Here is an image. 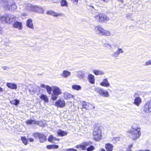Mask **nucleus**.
I'll list each match as a JSON object with an SVG mask.
<instances>
[{"label": "nucleus", "mask_w": 151, "mask_h": 151, "mask_svg": "<svg viewBox=\"0 0 151 151\" xmlns=\"http://www.w3.org/2000/svg\"><path fill=\"white\" fill-rule=\"evenodd\" d=\"M144 151H150L149 150H144Z\"/></svg>", "instance_id": "obj_54"}, {"label": "nucleus", "mask_w": 151, "mask_h": 151, "mask_svg": "<svg viewBox=\"0 0 151 151\" xmlns=\"http://www.w3.org/2000/svg\"><path fill=\"white\" fill-rule=\"evenodd\" d=\"M34 137L36 138H38L39 139L40 142H45L46 139V137L42 134L39 133H34L33 134Z\"/></svg>", "instance_id": "obj_6"}, {"label": "nucleus", "mask_w": 151, "mask_h": 151, "mask_svg": "<svg viewBox=\"0 0 151 151\" xmlns=\"http://www.w3.org/2000/svg\"><path fill=\"white\" fill-rule=\"evenodd\" d=\"M47 14L52 15L54 17L60 16L61 14L60 13L55 12L52 11H49L47 12Z\"/></svg>", "instance_id": "obj_23"}, {"label": "nucleus", "mask_w": 151, "mask_h": 151, "mask_svg": "<svg viewBox=\"0 0 151 151\" xmlns=\"http://www.w3.org/2000/svg\"><path fill=\"white\" fill-rule=\"evenodd\" d=\"M64 97L65 99H70L71 98H74V96L67 92H65L64 94Z\"/></svg>", "instance_id": "obj_22"}, {"label": "nucleus", "mask_w": 151, "mask_h": 151, "mask_svg": "<svg viewBox=\"0 0 151 151\" xmlns=\"http://www.w3.org/2000/svg\"><path fill=\"white\" fill-rule=\"evenodd\" d=\"M94 149V147L93 146H91L87 149V151H92Z\"/></svg>", "instance_id": "obj_40"}, {"label": "nucleus", "mask_w": 151, "mask_h": 151, "mask_svg": "<svg viewBox=\"0 0 151 151\" xmlns=\"http://www.w3.org/2000/svg\"><path fill=\"white\" fill-rule=\"evenodd\" d=\"M40 99L44 100L45 102H47L48 101V98L47 96L44 94H42L40 96Z\"/></svg>", "instance_id": "obj_32"}, {"label": "nucleus", "mask_w": 151, "mask_h": 151, "mask_svg": "<svg viewBox=\"0 0 151 151\" xmlns=\"http://www.w3.org/2000/svg\"><path fill=\"white\" fill-rule=\"evenodd\" d=\"M58 147V145H52V149H57Z\"/></svg>", "instance_id": "obj_44"}, {"label": "nucleus", "mask_w": 151, "mask_h": 151, "mask_svg": "<svg viewBox=\"0 0 151 151\" xmlns=\"http://www.w3.org/2000/svg\"><path fill=\"white\" fill-rule=\"evenodd\" d=\"M104 45H105V46L106 47L109 49L112 48V47L109 44L107 43L105 44H104Z\"/></svg>", "instance_id": "obj_42"}, {"label": "nucleus", "mask_w": 151, "mask_h": 151, "mask_svg": "<svg viewBox=\"0 0 151 151\" xmlns=\"http://www.w3.org/2000/svg\"><path fill=\"white\" fill-rule=\"evenodd\" d=\"M113 145L110 144H107L105 145V148L107 151H112Z\"/></svg>", "instance_id": "obj_27"}, {"label": "nucleus", "mask_w": 151, "mask_h": 151, "mask_svg": "<svg viewBox=\"0 0 151 151\" xmlns=\"http://www.w3.org/2000/svg\"><path fill=\"white\" fill-rule=\"evenodd\" d=\"M138 151H144V150H139Z\"/></svg>", "instance_id": "obj_56"}, {"label": "nucleus", "mask_w": 151, "mask_h": 151, "mask_svg": "<svg viewBox=\"0 0 151 151\" xmlns=\"http://www.w3.org/2000/svg\"><path fill=\"white\" fill-rule=\"evenodd\" d=\"M91 144V142H84L80 145L76 146L77 148H80L81 149L83 150H86V147L89 146Z\"/></svg>", "instance_id": "obj_11"}, {"label": "nucleus", "mask_w": 151, "mask_h": 151, "mask_svg": "<svg viewBox=\"0 0 151 151\" xmlns=\"http://www.w3.org/2000/svg\"><path fill=\"white\" fill-rule=\"evenodd\" d=\"M88 79L90 83L94 84L95 83V77L94 75L92 74H89L88 76Z\"/></svg>", "instance_id": "obj_17"}, {"label": "nucleus", "mask_w": 151, "mask_h": 151, "mask_svg": "<svg viewBox=\"0 0 151 151\" xmlns=\"http://www.w3.org/2000/svg\"><path fill=\"white\" fill-rule=\"evenodd\" d=\"M145 65H151V60H149L146 62L145 63Z\"/></svg>", "instance_id": "obj_43"}, {"label": "nucleus", "mask_w": 151, "mask_h": 151, "mask_svg": "<svg viewBox=\"0 0 151 151\" xmlns=\"http://www.w3.org/2000/svg\"><path fill=\"white\" fill-rule=\"evenodd\" d=\"M19 101L17 99H14L12 100L10 102L11 104L15 105V106L18 105L19 104Z\"/></svg>", "instance_id": "obj_34"}, {"label": "nucleus", "mask_w": 151, "mask_h": 151, "mask_svg": "<svg viewBox=\"0 0 151 151\" xmlns=\"http://www.w3.org/2000/svg\"><path fill=\"white\" fill-rule=\"evenodd\" d=\"M28 140H29V141L31 142H33L34 141V139L32 138H28Z\"/></svg>", "instance_id": "obj_49"}, {"label": "nucleus", "mask_w": 151, "mask_h": 151, "mask_svg": "<svg viewBox=\"0 0 151 151\" xmlns=\"http://www.w3.org/2000/svg\"><path fill=\"white\" fill-rule=\"evenodd\" d=\"M55 105L56 106L63 108L65 106V103L63 99H59L55 102Z\"/></svg>", "instance_id": "obj_10"}, {"label": "nucleus", "mask_w": 151, "mask_h": 151, "mask_svg": "<svg viewBox=\"0 0 151 151\" xmlns=\"http://www.w3.org/2000/svg\"><path fill=\"white\" fill-rule=\"evenodd\" d=\"M62 151H68V150H63Z\"/></svg>", "instance_id": "obj_55"}, {"label": "nucleus", "mask_w": 151, "mask_h": 151, "mask_svg": "<svg viewBox=\"0 0 151 151\" xmlns=\"http://www.w3.org/2000/svg\"><path fill=\"white\" fill-rule=\"evenodd\" d=\"M132 145H131L128 147V148L127 150V151H131V148Z\"/></svg>", "instance_id": "obj_46"}, {"label": "nucleus", "mask_w": 151, "mask_h": 151, "mask_svg": "<svg viewBox=\"0 0 151 151\" xmlns=\"http://www.w3.org/2000/svg\"><path fill=\"white\" fill-rule=\"evenodd\" d=\"M94 17L96 21L102 23L107 22L109 19V17L106 15L101 13H96V14Z\"/></svg>", "instance_id": "obj_3"}, {"label": "nucleus", "mask_w": 151, "mask_h": 151, "mask_svg": "<svg viewBox=\"0 0 151 151\" xmlns=\"http://www.w3.org/2000/svg\"><path fill=\"white\" fill-rule=\"evenodd\" d=\"M27 26L31 29H34L32 23V19H29L27 20Z\"/></svg>", "instance_id": "obj_25"}, {"label": "nucleus", "mask_w": 151, "mask_h": 151, "mask_svg": "<svg viewBox=\"0 0 151 151\" xmlns=\"http://www.w3.org/2000/svg\"><path fill=\"white\" fill-rule=\"evenodd\" d=\"M100 85L101 86L106 87H109L110 86L109 83L106 78L104 79L102 82L100 83Z\"/></svg>", "instance_id": "obj_14"}, {"label": "nucleus", "mask_w": 151, "mask_h": 151, "mask_svg": "<svg viewBox=\"0 0 151 151\" xmlns=\"http://www.w3.org/2000/svg\"><path fill=\"white\" fill-rule=\"evenodd\" d=\"M71 73L67 70H64L63 71L62 73L61 74V75L63 78H66L70 76Z\"/></svg>", "instance_id": "obj_19"}, {"label": "nucleus", "mask_w": 151, "mask_h": 151, "mask_svg": "<svg viewBox=\"0 0 151 151\" xmlns=\"http://www.w3.org/2000/svg\"><path fill=\"white\" fill-rule=\"evenodd\" d=\"M142 100L141 98L139 97H137L135 99L134 103L137 106H139Z\"/></svg>", "instance_id": "obj_26"}, {"label": "nucleus", "mask_w": 151, "mask_h": 151, "mask_svg": "<svg viewBox=\"0 0 151 151\" xmlns=\"http://www.w3.org/2000/svg\"><path fill=\"white\" fill-rule=\"evenodd\" d=\"M26 123L28 125L36 124L42 126H45L47 125L46 121H37L34 120H28L26 121Z\"/></svg>", "instance_id": "obj_5"}, {"label": "nucleus", "mask_w": 151, "mask_h": 151, "mask_svg": "<svg viewBox=\"0 0 151 151\" xmlns=\"http://www.w3.org/2000/svg\"><path fill=\"white\" fill-rule=\"evenodd\" d=\"M6 85L9 88L12 89H16L17 88V85L14 83H7Z\"/></svg>", "instance_id": "obj_20"}, {"label": "nucleus", "mask_w": 151, "mask_h": 151, "mask_svg": "<svg viewBox=\"0 0 151 151\" xmlns=\"http://www.w3.org/2000/svg\"><path fill=\"white\" fill-rule=\"evenodd\" d=\"M89 7H91V9H94V7L93 6H92V5L88 6H87V8L88 9H90L89 8Z\"/></svg>", "instance_id": "obj_48"}, {"label": "nucleus", "mask_w": 151, "mask_h": 151, "mask_svg": "<svg viewBox=\"0 0 151 151\" xmlns=\"http://www.w3.org/2000/svg\"><path fill=\"white\" fill-rule=\"evenodd\" d=\"M93 72L96 75H102L104 74V72L101 70H94Z\"/></svg>", "instance_id": "obj_29"}, {"label": "nucleus", "mask_w": 151, "mask_h": 151, "mask_svg": "<svg viewBox=\"0 0 151 151\" xmlns=\"http://www.w3.org/2000/svg\"><path fill=\"white\" fill-rule=\"evenodd\" d=\"M82 106L83 108L88 110L94 109L95 108V107L94 105L89 103L86 102L84 101H83L82 102Z\"/></svg>", "instance_id": "obj_8"}, {"label": "nucleus", "mask_w": 151, "mask_h": 151, "mask_svg": "<svg viewBox=\"0 0 151 151\" xmlns=\"http://www.w3.org/2000/svg\"><path fill=\"white\" fill-rule=\"evenodd\" d=\"M35 6L32 5L31 4H28L26 6V7L28 10L29 11H32L33 10V7L34 6Z\"/></svg>", "instance_id": "obj_37"}, {"label": "nucleus", "mask_w": 151, "mask_h": 151, "mask_svg": "<svg viewBox=\"0 0 151 151\" xmlns=\"http://www.w3.org/2000/svg\"><path fill=\"white\" fill-rule=\"evenodd\" d=\"M94 130H95V132H96L97 131L99 132V129L100 128H102L101 127H98L97 124H95L94 125Z\"/></svg>", "instance_id": "obj_39"}, {"label": "nucleus", "mask_w": 151, "mask_h": 151, "mask_svg": "<svg viewBox=\"0 0 151 151\" xmlns=\"http://www.w3.org/2000/svg\"><path fill=\"white\" fill-rule=\"evenodd\" d=\"M133 129L134 130L133 131V132L134 131V132L135 131H136V132H140V128L139 127V125L136 124H134L133 125Z\"/></svg>", "instance_id": "obj_28"}, {"label": "nucleus", "mask_w": 151, "mask_h": 151, "mask_svg": "<svg viewBox=\"0 0 151 151\" xmlns=\"http://www.w3.org/2000/svg\"><path fill=\"white\" fill-rule=\"evenodd\" d=\"M101 133H93V139L96 140H100L101 138Z\"/></svg>", "instance_id": "obj_15"}, {"label": "nucleus", "mask_w": 151, "mask_h": 151, "mask_svg": "<svg viewBox=\"0 0 151 151\" xmlns=\"http://www.w3.org/2000/svg\"><path fill=\"white\" fill-rule=\"evenodd\" d=\"M97 91L99 94L102 96L106 97H109L110 96L109 92L107 91L102 88H99Z\"/></svg>", "instance_id": "obj_7"}, {"label": "nucleus", "mask_w": 151, "mask_h": 151, "mask_svg": "<svg viewBox=\"0 0 151 151\" xmlns=\"http://www.w3.org/2000/svg\"><path fill=\"white\" fill-rule=\"evenodd\" d=\"M6 16H2L0 17V22L5 23H6Z\"/></svg>", "instance_id": "obj_38"}, {"label": "nucleus", "mask_w": 151, "mask_h": 151, "mask_svg": "<svg viewBox=\"0 0 151 151\" xmlns=\"http://www.w3.org/2000/svg\"><path fill=\"white\" fill-rule=\"evenodd\" d=\"M58 136L62 137L67 135V133H57Z\"/></svg>", "instance_id": "obj_41"}, {"label": "nucleus", "mask_w": 151, "mask_h": 151, "mask_svg": "<svg viewBox=\"0 0 151 151\" xmlns=\"http://www.w3.org/2000/svg\"><path fill=\"white\" fill-rule=\"evenodd\" d=\"M141 133H134L133 134V140H135L139 138L140 135Z\"/></svg>", "instance_id": "obj_33"}, {"label": "nucleus", "mask_w": 151, "mask_h": 151, "mask_svg": "<svg viewBox=\"0 0 151 151\" xmlns=\"http://www.w3.org/2000/svg\"><path fill=\"white\" fill-rule=\"evenodd\" d=\"M71 1L76 4H77L78 2V0H71Z\"/></svg>", "instance_id": "obj_45"}, {"label": "nucleus", "mask_w": 151, "mask_h": 151, "mask_svg": "<svg viewBox=\"0 0 151 151\" xmlns=\"http://www.w3.org/2000/svg\"><path fill=\"white\" fill-rule=\"evenodd\" d=\"M86 70L83 69L77 72V76L80 79H83L86 76Z\"/></svg>", "instance_id": "obj_12"}, {"label": "nucleus", "mask_w": 151, "mask_h": 151, "mask_svg": "<svg viewBox=\"0 0 151 151\" xmlns=\"http://www.w3.org/2000/svg\"><path fill=\"white\" fill-rule=\"evenodd\" d=\"M52 91L53 93L52 94L51 99L53 100H55L57 99L58 96L62 93V90L58 87L52 86Z\"/></svg>", "instance_id": "obj_4"}, {"label": "nucleus", "mask_w": 151, "mask_h": 151, "mask_svg": "<svg viewBox=\"0 0 151 151\" xmlns=\"http://www.w3.org/2000/svg\"><path fill=\"white\" fill-rule=\"evenodd\" d=\"M94 29L97 34L101 35L109 36L111 35V32L109 31L105 30L100 26L96 27Z\"/></svg>", "instance_id": "obj_2"}, {"label": "nucleus", "mask_w": 151, "mask_h": 151, "mask_svg": "<svg viewBox=\"0 0 151 151\" xmlns=\"http://www.w3.org/2000/svg\"><path fill=\"white\" fill-rule=\"evenodd\" d=\"M4 7L5 9L9 10H14L17 8L13 1L11 0H4Z\"/></svg>", "instance_id": "obj_1"}, {"label": "nucleus", "mask_w": 151, "mask_h": 151, "mask_svg": "<svg viewBox=\"0 0 151 151\" xmlns=\"http://www.w3.org/2000/svg\"><path fill=\"white\" fill-rule=\"evenodd\" d=\"M72 88L76 91H79L81 89V87L78 85H73L72 86Z\"/></svg>", "instance_id": "obj_31"}, {"label": "nucleus", "mask_w": 151, "mask_h": 151, "mask_svg": "<svg viewBox=\"0 0 151 151\" xmlns=\"http://www.w3.org/2000/svg\"><path fill=\"white\" fill-rule=\"evenodd\" d=\"M144 111L145 112L148 113L151 112V100L148 101L145 105Z\"/></svg>", "instance_id": "obj_9"}, {"label": "nucleus", "mask_w": 151, "mask_h": 151, "mask_svg": "<svg viewBox=\"0 0 151 151\" xmlns=\"http://www.w3.org/2000/svg\"><path fill=\"white\" fill-rule=\"evenodd\" d=\"M33 11L40 13H43L44 12V10L43 8L37 6H33Z\"/></svg>", "instance_id": "obj_13"}, {"label": "nucleus", "mask_w": 151, "mask_h": 151, "mask_svg": "<svg viewBox=\"0 0 151 151\" xmlns=\"http://www.w3.org/2000/svg\"><path fill=\"white\" fill-rule=\"evenodd\" d=\"M6 23L9 24L14 21L15 20V18H14V16H11L10 17L9 16H6Z\"/></svg>", "instance_id": "obj_16"}, {"label": "nucleus", "mask_w": 151, "mask_h": 151, "mask_svg": "<svg viewBox=\"0 0 151 151\" xmlns=\"http://www.w3.org/2000/svg\"><path fill=\"white\" fill-rule=\"evenodd\" d=\"M60 4L61 6H68V3L66 0H61Z\"/></svg>", "instance_id": "obj_30"}, {"label": "nucleus", "mask_w": 151, "mask_h": 151, "mask_svg": "<svg viewBox=\"0 0 151 151\" xmlns=\"http://www.w3.org/2000/svg\"><path fill=\"white\" fill-rule=\"evenodd\" d=\"M13 26L14 28H17L19 30L21 29L22 27V23L18 22H15L13 24Z\"/></svg>", "instance_id": "obj_24"}, {"label": "nucleus", "mask_w": 151, "mask_h": 151, "mask_svg": "<svg viewBox=\"0 0 151 151\" xmlns=\"http://www.w3.org/2000/svg\"><path fill=\"white\" fill-rule=\"evenodd\" d=\"M68 151H77L76 150L74 149H68Z\"/></svg>", "instance_id": "obj_50"}, {"label": "nucleus", "mask_w": 151, "mask_h": 151, "mask_svg": "<svg viewBox=\"0 0 151 151\" xmlns=\"http://www.w3.org/2000/svg\"><path fill=\"white\" fill-rule=\"evenodd\" d=\"M21 140L24 144L26 145L28 143V141L25 137H21Z\"/></svg>", "instance_id": "obj_36"}, {"label": "nucleus", "mask_w": 151, "mask_h": 151, "mask_svg": "<svg viewBox=\"0 0 151 151\" xmlns=\"http://www.w3.org/2000/svg\"><path fill=\"white\" fill-rule=\"evenodd\" d=\"M41 86L42 88H45L46 89L47 92L49 94H51V92L52 90V87H51L48 85H45L44 84H41Z\"/></svg>", "instance_id": "obj_18"}, {"label": "nucleus", "mask_w": 151, "mask_h": 151, "mask_svg": "<svg viewBox=\"0 0 151 151\" xmlns=\"http://www.w3.org/2000/svg\"><path fill=\"white\" fill-rule=\"evenodd\" d=\"M100 151H106L105 149H102L101 150H100Z\"/></svg>", "instance_id": "obj_52"}, {"label": "nucleus", "mask_w": 151, "mask_h": 151, "mask_svg": "<svg viewBox=\"0 0 151 151\" xmlns=\"http://www.w3.org/2000/svg\"><path fill=\"white\" fill-rule=\"evenodd\" d=\"M57 140V138L53 137L52 135L50 136L48 139V140L49 142H54V141Z\"/></svg>", "instance_id": "obj_35"}, {"label": "nucleus", "mask_w": 151, "mask_h": 151, "mask_svg": "<svg viewBox=\"0 0 151 151\" xmlns=\"http://www.w3.org/2000/svg\"><path fill=\"white\" fill-rule=\"evenodd\" d=\"M46 147L49 149H52V145H47V146Z\"/></svg>", "instance_id": "obj_47"}, {"label": "nucleus", "mask_w": 151, "mask_h": 151, "mask_svg": "<svg viewBox=\"0 0 151 151\" xmlns=\"http://www.w3.org/2000/svg\"><path fill=\"white\" fill-rule=\"evenodd\" d=\"M123 52L124 51L122 49L119 48L118 50L115 52H113L111 54V55L115 57H117L120 53H123Z\"/></svg>", "instance_id": "obj_21"}, {"label": "nucleus", "mask_w": 151, "mask_h": 151, "mask_svg": "<svg viewBox=\"0 0 151 151\" xmlns=\"http://www.w3.org/2000/svg\"><path fill=\"white\" fill-rule=\"evenodd\" d=\"M60 132H65L64 131H61Z\"/></svg>", "instance_id": "obj_57"}, {"label": "nucleus", "mask_w": 151, "mask_h": 151, "mask_svg": "<svg viewBox=\"0 0 151 151\" xmlns=\"http://www.w3.org/2000/svg\"><path fill=\"white\" fill-rule=\"evenodd\" d=\"M89 8L90 9H90L91 10H93V9H91V7H89Z\"/></svg>", "instance_id": "obj_53"}, {"label": "nucleus", "mask_w": 151, "mask_h": 151, "mask_svg": "<svg viewBox=\"0 0 151 151\" xmlns=\"http://www.w3.org/2000/svg\"><path fill=\"white\" fill-rule=\"evenodd\" d=\"M3 91V89L1 87H0V92H2Z\"/></svg>", "instance_id": "obj_51"}]
</instances>
